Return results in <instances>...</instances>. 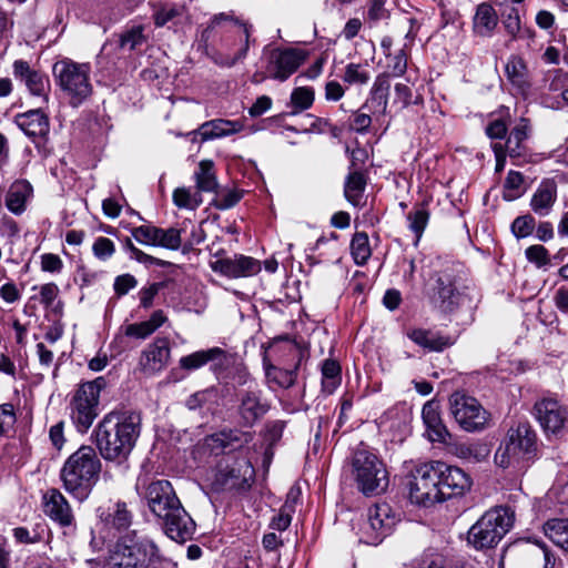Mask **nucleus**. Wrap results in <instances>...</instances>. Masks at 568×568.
I'll return each instance as SVG.
<instances>
[{
    "instance_id": "nucleus-44",
    "label": "nucleus",
    "mask_w": 568,
    "mask_h": 568,
    "mask_svg": "<svg viewBox=\"0 0 568 568\" xmlns=\"http://www.w3.org/2000/svg\"><path fill=\"white\" fill-rule=\"evenodd\" d=\"M458 455L469 462L480 463L488 457L489 448L479 442L464 444L458 447Z\"/></svg>"
},
{
    "instance_id": "nucleus-25",
    "label": "nucleus",
    "mask_w": 568,
    "mask_h": 568,
    "mask_svg": "<svg viewBox=\"0 0 568 568\" xmlns=\"http://www.w3.org/2000/svg\"><path fill=\"white\" fill-rule=\"evenodd\" d=\"M422 417L426 427L427 438L433 443H446L449 433L440 419L438 404L427 402L423 407Z\"/></svg>"
},
{
    "instance_id": "nucleus-11",
    "label": "nucleus",
    "mask_w": 568,
    "mask_h": 568,
    "mask_svg": "<svg viewBox=\"0 0 568 568\" xmlns=\"http://www.w3.org/2000/svg\"><path fill=\"white\" fill-rule=\"evenodd\" d=\"M432 301L442 312H455L471 302L470 287L453 272H440L435 278Z\"/></svg>"
},
{
    "instance_id": "nucleus-24",
    "label": "nucleus",
    "mask_w": 568,
    "mask_h": 568,
    "mask_svg": "<svg viewBox=\"0 0 568 568\" xmlns=\"http://www.w3.org/2000/svg\"><path fill=\"white\" fill-rule=\"evenodd\" d=\"M242 130L243 124L240 121L214 119L204 122L196 131H192L187 135H192V141H196L197 135H200L201 141L204 142L232 135L241 132Z\"/></svg>"
},
{
    "instance_id": "nucleus-49",
    "label": "nucleus",
    "mask_w": 568,
    "mask_h": 568,
    "mask_svg": "<svg viewBox=\"0 0 568 568\" xmlns=\"http://www.w3.org/2000/svg\"><path fill=\"white\" fill-rule=\"evenodd\" d=\"M144 41L143 28L138 26L121 34L119 40L120 48L124 50H134Z\"/></svg>"
},
{
    "instance_id": "nucleus-50",
    "label": "nucleus",
    "mask_w": 568,
    "mask_h": 568,
    "mask_svg": "<svg viewBox=\"0 0 568 568\" xmlns=\"http://www.w3.org/2000/svg\"><path fill=\"white\" fill-rule=\"evenodd\" d=\"M159 227L154 225H140L133 227L131 231L132 236L135 241L143 245L154 246Z\"/></svg>"
},
{
    "instance_id": "nucleus-43",
    "label": "nucleus",
    "mask_w": 568,
    "mask_h": 568,
    "mask_svg": "<svg viewBox=\"0 0 568 568\" xmlns=\"http://www.w3.org/2000/svg\"><path fill=\"white\" fill-rule=\"evenodd\" d=\"M314 90L310 87H300L293 90L291 94V104L293 114L307 110L314 102Z\"/></svg>"
},
{
    "instance_id": "nucleus-62",
    "label": "nucleus",
    "mask_w": 568,
    "mask_h": 568,
    "mask_svg": "<svg viewBox=\"0 0 568 568\" xmlns=\"http://www.w3.org/2000/svg\"><path fill=\"white\" fill-rule=\"evenodd\" d=\"M503 23L507 33L515 38L520 30V19L518 10L516 8H510L507 14L505 16Z\"/></svg>"
},
{
    "instance_id": "nucleus-59",
    "label": "nucleus",
    "mask_w": 568,
    "mask_h": 568,
    "mask_svg": "<svg viewBox=\"0 0 568 568\" xmlns=\"http://www.w3.org/2000/svg\"><path fill=\"white\" fill-rule=\"evenodd\" d=\"M413 101V91L406 83L398 82L394 85V104L400 109L407 108Z\"/></svg>"
},
{
    "instance_id": "nucleus-9",
    "label": "nucleus",
    "mask_w": 568,
    "mask_h": 568,
    "mask_svg": "<svg viewBox=\"0 0 568 568\" xmlns=\"http://www.w3.org/2000/svg\"><path fill=\"white\" fill-rule=\"evenodd\" d=\"M353 474L365 495L383 493L388 486V473L384 463L371 450L358 448L352 459Z\"/></svg>"
},
{
    "instance_id": "nucleus-6",
    "label": "nucleus",
    "mask_w": 568,
    "mask_h": 568,
    "mask_svg": "<svg viewBox=\"0 0 568 568\" xmlns=\"http://www.w3.org/2000/svg\"><path fill=\"white\" fill-rule=\"evenodd\" d=\"M537 452V437L528 422H517L507 432L495 454V463L501 468L520 470L531 462Z\"/></svg>"
},
{
    "instance_id": "nucleus-1",
    "label": "nucleus",
    "mask_w": 568,
    "mask_h": 568,
    "mask_svg": "<svg viewBox=\"0 0 568 568\" xmlns=\"http://www.w3.org/2000/svg\"><path fill=\"white\" fill-rule=\"evenodd\" d=\"M252 26L232 13L214 14L200 36V44L219 65L233 67L245 59L251 44Z\"/></svg>"
},
{
    "instance_id": "nucleus-42",
    "label": "nucleus",
    "mask_w": 568,
    "mask_h": 568,
    "mask_svg": "<svg viewBox=\"0 0 568 568\" xmlns=\"http://www.w3.org/2000/svg\"><path fill=\"white\" fill-rule=\"evenodd\" d=\"M389 78L388 73L383 72L378 74L371 89L373 98L379 100L381 111L384 114L388 106V92L390 88Z\"/></svg>"
},
{
    "instance_id": "nucleus-64",
    "label": "nucleus",
    "mask_w": 568,
    "mask_h": 568,
    "mask_svg": "<svg viewBox=\"0 0 568 568\" xmlns=\"http://www.w3.org/2000/svg\"><path fill=\"white\" fill-rule=\"evenodd\" d=\"M215 395V392L212 389H205L202 392H197L190 396L186 400V406L189 409H197L205 405L207 400H210Z\"/></svg>"
},
{
    "instance_id": "nucleus-51",
    "label": "nucleus",
    "mask_w": 568,
    "mask_h": 568,
    "mask_svg": "<svg viewBox=\"0 0 568 568\" xmlns=\"http://www.w3.org/2000/svg\"><path fill=\"white\" fill-rule=\"evenodd\" d=\"M323 383L325 387H335L341 379V366L336 361L326 359L322 365Z\"/></svg>"
},
{
    "instance_id": "nucleus-17",
    "label": "nucleus",
    "mask_w": 568,
    "mask_h": 568,
    "mask_svg": "<svg viewBox=\"0 0 568 568\" xmlns=\"http://www.w3.org/2000/svg\"><path fill=\"white\" fill-rule=\"evenodd\" d=\"M211 268L225 277L240 278L256 275L261 271V262L252 256L234 254L219 256L210 262Z\"/></svg>"
},
{
    "instance_id": "nucleus-46",
    "label": "nucleus",
    "mask_w": 568,
    "mask_h": 568,
    "mask_svg": "<svg viewBox=\"0 0 568 568\" xmlns=\"http://www.w3.org/2000/svg\"><path fill=\"white\" fill-rule=\"evenodd\" d=\"M182 239H181V230L170 227V229H161L159 227V233L156 236L155 245L159 247H163L166 250L178 251L181 247Z\"/></svg>"
},
{
    "instance_id": "nucleus-39",
    "label": "nucleus",
    "mask_w": 568,
    "mask_h": 568,
    "mask_svg": "<svg viewBox=\"0 0 568 568\" xmlns=\"http://www.w3.org/2000/svg\"><path fill=\"white\" fill-rule=\"evenodd\" d=\"M429 212L424 205L415 206L408 214V227L416 236V243L420 240L428 223Z\"/></svg>"
},
{
    "instance_id": "nucleus-22",
    "label": "nucleus",
    "mask_w": 568,
    "mask_h": 568,
    "mask_svg": "<svg viewBox=\"0 0 568 568\" xmlns=\"http://www.w3.org/2000/svg\"><path fill=\"white\" fill-rule=\"evenodd\" d=\"M44 514L60 526H70L73 514L65 497L55 488H50L42 495Z\"/></svg>"
},
{
    "instance_id": "nucleus-10",
    "label": "nucleus",
    "mask_w": 568,
    "mask_h": 568,
    "mask_svg": "<svg viewBox=\"0 0 568 568\" xmlns=\"http://www.w3.org/2000/svg\"><path fill=\"white\" fill-rule=\"evenodd\" d=\"M104 385L102 377L83 383L70 400V417L80 433H87L99 415L100 392Z\"/></svg>"
},
{
    "instance_id": "nucleus-52",
    "label": "nucleus",
    "mask_w": 568,
    "mask_h": 568,
    "mask_svg": "<svg viewBox=\"0 0 568 568\" xmlns=\"http://www.w3.org/2000/svg\"><path fill=\"white\" fill-rule=\"evenodd\" d=\"M237 467H239V471H243L242 474V478L240 479L236 475H235V469L232 468L229 473L230 475V478L231 479H234V481H232L231 486L232 487H239V488H243L245 486H250L248 484V480L253 477L254 475V469L253 467L251 466V464L243 459V460H240L237 462Z\"/></svg>"
},
{
    "instance_id": "nucleus-41",
    "label": "nucleus",
    "mask_w": 568,
    "mask_h": 568,
    "mask_svg": "<svg viewBox=\"0 0 568 568\" xmlns=\"http://www.w3.org/2000/svg\"><path fill=\"white\" fill-rule=\"evenodd\" d=\"M524 192L523 174L517 171H509L504 183L503 197L507 201H514L520 197Z\"/></svg>"
},
{
    "instance_id": "nucleus-33",
    "label": "nucleus",
    "mask_w": 568,
    "mask_h": 568,
    "mask_svg": "<svg viewBox=\"0 0 568 568\" xmlns=\"http://www.w3.org/2000/svg\"><path fill=\"white\" fill-rule=\"evenodd\" d=\"M530 132V125L527 119L521 118L511 130L507 141L506 150L511 158H518L523 154V142L527 140Z\"/></svg>"
},
{
    "instance_id": "nucleus-27",
    "label": "nucleus",
    "mask_w": 568,
    "mask_h": 568,
    "mask_svg": "<svg viewBox=\"0 0 568 568\" xmlns=\"http://www.w3.org/2000/svg\"><path fill=\"white\" fill-rule=\"evenodd\" d=\"M153 19L156 27H164L169 22L174 26L191 24V19L184 4L164 3L154 8Z\"/></svg>"
},
{
    "instance_id": "nucleus-35",
    "label": "nucleus",
    "mask_w": 568,
    "mask_h": 568,
    "mask_svg": "<svg viewBox=\"0 0 568 568\" xmlns=\"http://www.w3.org/2000/svg\"><path fill=\"white\" fill-rule=\"evenodd\" d=\"M544 531L555 545L568 552V519H549L544 525Z\"/></svg>"
},
{
    "instance_id": "nucleus-30",
    "label": "nucleus",
    "mask_w": 568,
    "mask_h": 568,
    "mask_svg": "<svg viewBox=\"0 0 568 568\" xmlns=\"http://www.w3.org/2000/svg\"><path fill=\"white\" fill-rule=\"evenodd\" d=\"M31 195L32 186L28 181H16L8 191L6 205L11 213L19 215L24 212L27 201Z\"/></svg>"
},
{
    "instance_id": "nucleus-60",
    "label": "nucleus",
    "mask_w": 568,
    "mask_h": 568,
    "mask_svg": "<svg viewBox=\"0 0 568 568\" xmlns=\"http://www.w3.org/2000/svg\"><path fill=\"white\" fill-rule=\"evenodd\" d=\"M63 268V262L59 255L45 253L41 255V270L49 273H60Z\"/></svg>"
},
{
    "instance_id": "nucleus-19",
    "label": "nucleus",
    "mask_w": 568,
    "mask_h": 568,
    "mask_svg": "<svg viewBox=\"0 0 568 568\" xmlns=\"http://www.w3.org/2000/svg\"><path fill=\"white\" fill-rule=\"evenodd\" d=\"M534 410L544 430L551 434H558L568 418L567 408L552 398L537 402Z\"/></svg>"
},
{
    "instance_id": "nucleus-28",
    "label": "nucleus",
    "mask_w": 568,
    "mask_h": 568,
    "mask_svg": "<svg viewBox=\"0 0 568 568\" xmlns=\"http://www.w3.org/2000/svg\"><path fill=\"white\" fill-rule=\"evenodd\" d=\"M226 351L221 347H212L197 351L180 358V367L186 371H195L210 362L222 364L226 359Z\"/></svg>"
},
{
    "instance_id": "nucleus-18",
    "label": "nucleus",
    "mask_w": 568,
    "mask_h": 568,
    "mask_svg": "<svg viewBox=\"0 0 568 568\" xmlns=\"http://www.w3.org/2000/svg\"><path fill=\"white\" fill-rule=\"evenodd\" d=\"M171 358L170 341L156 337L140 354L138 367L145 376H155L164 371Z\"/></svg>"
},
{
    "instance_id": "nucleus-58",
    "label": "nucleus",
    "mask_w": 568,
    "mask_h": 568,
    "mask_svg": "<svg viewBox=\"0 0 568 568\" xmlns=\"http://www.w3.org/2000/svg\"><path fill=\"white\" fill-rule=\"evenodd\" d=\"M243 436L244 434L240 433L239 430L221 432L213 436V440L216 442L223 449H233L235 447L233 443H239L241 445L243 443ZM244 442H247V438H245Z\"/></svg>"
},
{
    "instance_id": "nucleus-61",
    "label": "nucleus",
    "mask_w": 568,
    "mask_h": 568,
    "mask_svg": "<svg viewBox=\"0 0 568 568\" xmlns=\"http://www.w3.org/2000/svg\"><path fill=\"white\" fill-rule=\"evenodd\" d=\"M124 334L129 337L145 339L153 334L150 326L144 322L129 324L124 327Z\"/></svg>"
},
{
    "instance_id": "nucleus-13",
    "label": "nucleus",
    "mask_w": 568,
    "mask_h": 568,
    "mask_svg": "<svg viewBox=\"0 0 568 568\" xmlns=\"http://www.w3.org/2000/svg\"><path fill=\"white\" fill-rule=\"evenodd\" d=\"M450 414L456 423L466 432H478L485 428L489 413L473 396L455 392L449 397Z\"/></svg>"
},
{
    "instance_id": "nucleus-8",
    "label": "nucleus",
    "mask_w": 568,
    "mask_h": 568,
    "mask_svg": "<svg viewBox=\"0 0 568 568\" xmlns=\"http://www.w3.org/2000/svg\"><path fill=\"white\" fill-rule=\"evenodd\" d=\"M515 513L509 507L487 510L468 530L467 542L476 550L495 548L513 527Z\"/></svg>"
},
{
    "instance_id": "nucleus-55",
    "label": "nucleus",
    "mask_w": 568,
    "mask_h": 568,
    "mask_svg": "<svg viewBox=\"0 0 568 568\" xmlns=\"http://www.w3.org/2000/svg\"><path fill=\"white\" fill-rule=\"evenodd\" d=\"M535 229V219L530 215L518 216L511 224V231L516 237H526Z\"/></svg>"
},
{
    "instance_id": "nucleus-21",
    "label": "nucleus",
    "mask_w": 568,
    "mask_h": 568,
    "mask_svg": "<svg viewBox=\"0 0 568 568\" xmlns=\"http://www.w3.org/2000/svg\"><path fill=\"white\" fill-rule=\"evenodd\" d=\"M13 74L24 82L32 95L40 97L44 103H48L50 81L45 74L31 69L29 63L23 60L14 61Z\"/></svg>"
},
{
    "instance_id": "nucleus-38",
    "label": "nucleus",
    "mask_w": 568,
    "mask_h": 568,
    "mask_svg": "<svg viewBox=\"0 0 568 568\" xmlns=\"http://www.w3.org/2000/svg\"><path fill=\"white\" fill-rule=\"evenodd\" d=\"M352 256L357 265H364L372 255L369 240L366 233L357 232L351 241Z\"/></svg>"
},
{
    "instance_id": "nucleus-32",
    "label": "nucleus",
    "mask_w": 568,
    "mask_h": 568,
    "mask_svg": "<svg viewBox=\"0 0 568 568\" xmlns=\"http://www.w3.org/2000/svg\"><path fill=\"white\" fill-rule=\"evenodd\" d=\"M366 187V178L359 170L349 171L345 180L344 195L354 206L362 204Z\"/></svg>"
},
{
    "instance_id": "nucleus-4",
    "label": "nucleus",
    "mask_w": 568,
    "mask_h": 568,
    "mask_svg": "<svg viewBox=\"0 0 568 568\" xmlns=\"http://www.w3.org/2000/svg\"><path fill=\"white\" fill-rule=\"evenodd\" d=\"M108 564L110 568H176L151 538L136 531L119 538L110 551Z\"/></svg>"
},
{
    "instance_id": "nucleus-15",
    "label": "nucleus",
    "mask_w": 568,
    "mask_h": 568,
    "mask_svg": "<svg viewBox=\"0 0 568 568\" xmlns=\"http://www.w3.org/2000/svg\"><path fill=\"white\" fill-rule=\"evenodd\" d=\"M267 62L265 65V74L255 73L253 75L254 82H261L265 78H271L277 81L287 80L304 62L305 54L297 49H273L267 53Z\"/></svg>"
},
{
    "instance_id": "nucleus-12",
    "label": "nucleus",
    "mask_w": 568,
    "mask_h": 568,
    "mask_svg": "<svg viewBox=\"0 0 568 568\" xmlns=\"http://www.w3.org/2000/svg\"><path fill=\"white\" fill-rule=\"evenodd\" d=\"M438 481L434 462L417 465L412 470L407 483L410 501L423 507L440 503L442 491Z\"/></svg>"
},
{
    "instance_id": "nucleus-57",
    "label": "nucleus",
    "mask_w": 568,
    "mask_h": 568,
    "mask_svg": "<svg viewBox=\"0 0 568 568\" xmlns=\"http://www.w3.org/2000/svg\"><path fill=\"white\" fill-rule=\"evenodd\" d=\"M16 420L13 405L8 403L0 405V437L13 428Z\"/></svg>"
},
{
    "instance_id": "nucleus-47",
    "label": "nucleus",
    "mask_w": 568,
    "mask_h": 568,
    "mask_svg": "<svg viewBox=\"0 0 568 568\" xmlns=\"http://www.w3.org/2000/svg\"><path fill=\"white\" fill-rule=\"evenodd\" d=\"M386 70L389 77H403L407 71V54L404 49L398 50L394 54L386 53Z\"/></svg>"
},
{
    "instance_id": "nucleus-16",
    "label": "nucleus",
    "mask_w": 568,
    "mask_h": 568,
    "mask_svg": "<svg viewBox=\"0 0 568 568\" xmlns=\"http://www.w3.org/2000/svg\"><path fill=\"white\" fill-rule=\"evenodd\" d=\"M438 475V487L442 491V501L462 496L470 489V477L459 467L448 465L444 462H434Z\"/></svg>"
},
{
    "instance_id": "nucleus-53",
    "label": "nucleus",
    "mask_w": 568,
    "mask_h": 568,
    "mask_svg": "<svg viewBox=\"0 0 568 568\" xmlns=\"http://www.w3.org/2000/svg\"><path fill=\"white\" fill-rule=\"evenodd\" d=\"M267 376L272 378L278 386L283 388H288L294 385L296 379V368L295 369H280L273 367L267 372Z\"/></svg>"
},
{
    "instance_id": "nucleus-48",
    "label": "nucleus",
    "mask_w": 568,
    "mask_h": 568,
    "mask_svg": "<svg viewBox=\"0 0 568 568\" xmlns=\"http://www.w3.org/2000/svg\"><path fill=\"white\" fill-rule=\"evenodd\" d=\"M173 202L181 209L195 210L202 203V197L199 193L192 194L189 189L179 187L173 192Z\"/></svg>"
},
{
    "instance_id": "nucleus-5",
    "label": "nucleus",
    "mask_w": 568,
    "mask_h": 568,
    "mask_svg": "<svg viewBox=\"0 0 568 568\" xmlns=\"http://www.w3.org/2000/svg\"><path fill=\"white\" fill-rule=\"evenodd\" d=\"M100 471L101 462L95 449L83 445L65 460L61 479L70 494L83 500L98 481Z\"/></svg>"
},
{
    "instance_id": "nucleus-45",
    "label": "nucleus",
    "mask_w": 568,
    "mask_h": 568,
    "mask_svg": "<svg viewBox=\"0 0 568 568\" xmlns=\"http://www.w3.org/2000/svg\"><path fill=\"white\" fill-rule=\"evenodd\" d=\"M296 497L297 495L293 490H291L287 496V500L281 508L278 515H276L272 519V528L282 531L285 530L291 525V514L294 511V503L296 500Z\"/></svg>"
},
{
    "instance_id": "nucleus-34",
    "label": "nucleus",
    "mask_w": 568,
    "mask_h": 568,
    "mask_svg": "<svg viewBox=\"0 0 568 568\" xmlns=\"http://www.w3.org/2000/svg\"><path fill=\"white\" fill-rule=\"evenodd\" d=\"M505 70L508 80L521 92H525L529 88L527 67L521 58L516 55L511 57Z\"/></svg>"
},
{
    "instance_id": "nucleus-31",
    "label": "nucleus",
    "mask_w": 568,
    "mask_h": 568,
    "mask_svg": "<svg viewBox=\"0 0 568 568\" xmlns=\"http://www.w3.org/2000/svg\"><path fill=\"white\" fill-rule=\"evenodd\" d=\"M498 24L496 10L489 3H480L474 17V31L480 37H490Z\"/></svg>"
},
{
    "instance_id": "nucleus-63",
    "label": "nucleus",
    "mask_w": 568,
    "mask_h": 568,
    "mask_svg": "<svg viewBox=\"0 0 568 568\" xmlns=\"http://www.w3.org/2000/svg\"><path fill=\"white\" fill-rule=\"evenodd\" d=\"M138 284L135 277L131 274H123L114 280V291L118 295H125L130 290L134 288Z\"/></svg>"
},
{
    "instance_id": "nucleus-26",
    "label": "nucleus",
    "mask_w": 568,
    "mask_h": 568,
    "mask_svg": "<svg viewBox=\"0 0 568 568\" xmlns=\"http://www.w3.org/2000/svg\"><path fill=\"white\" fill-rule=\"evenodd\" d=\"M557 200V185L551 180H544L535 191L530 206L539 216H547Z\"/></svg>"
},
{
    "instance_id": "nucleus-54",
    "label": "nucleus",
    "mask_w": 568,
    "mask_h": 568,
    "mask_svg": "<svg viewBox=\"0 0 568 568\" xmlns=\"http://www.w3.org/2000/svg\"><path fill=\"white\" fill-rule=\"evenodd\" d=\"M92 251L97 258L106 261L114 254L115 246L110 239L100 236L94 241Z\"/></svg>"
},
{
    "instance_id": "nucleus-56",
    "label": "nucleus",
    "mask_w": 568,
    "mask_h": 568,
    "mask_svg": "<svg viewBox=\"0 0 568 568\" xmlns=\"http://www.w3.org/2000/svg\"><path fill=\"white\" fill-rule=\"evenodd\" d=\"M525 254L527 260L536 264L537 267H544L550 263L549 253L542 245H531L526 248Z\"/></svg>"
},
{
    "instance_id": "nucleus-3",
    "label": "nucleus",
    "mask_w": 568,
    "mask_h": 568,
    "mask_svg": "<svg viewBox=\"0 0 568 568\" xmlns=\"http://www.w3.org/2000/svg\"><path fill=\"white\" fill-rule=\"evenodd\" d=\"M141 434V416L133 410H113L94 429L95 444L105 460L128 459Z\"/></svg>"
},
{
    "instance_id": "nucleus-2",
    "label": "nucleus",
    "mask_w": 568,
    "mask_h": 568,
    "mask_svg": "<svg viewBox=\"0 0 568 568\" xmlns=\"http://www.w3.org/2000/svg\"><path fill=\"white\" fill-rule=\"evenodd\" d=\"M136 490L152 515L160 520L165 535L178 542L191 539L195 523L184 509L172 484L166 479L138 483Z\"/></svg>"
},
{
    "instance_id": "nucleus-23",
    "label": "nucleus",
    "mask_w": 568,
    "mask_h": 568,
    "mask_svg": "<svg viewBox=\"0 0 568 568\" xmlns=\"http://www.w3.org/2000/svg\"><path fill=\"white\" fill-rule=\"evenodd\" d=\"M14 123L32 140L44 139L50 131L49 116L41 108L17 114Z\"/></svg>"
},
{
    "instance_id": "nucleus-40",
    "label": "nucleus",
    "mask_w": 568,
    "mask_h": 568,
    "mask_svg": "<svg viewBox=\"0 0 568 568\" xmlns=\"http://www.w3.org/2000/svg\"><path fill=\"white\" fill-rule=\"evenodd\" d=\"M371 80V72L367 65L361 63H348L345 67L343 81L349 85H365Z\"/></svg>"
},
{
    "instance_id": "nucleus-7",
    "label": "nucleus",
    "mask_w": 568,
    "mask_h": 568,
    "mask_svg": "<svg viewBox=\"0 0 568 568\" xmlns=\"http://www.w3.org/2000/svg\"><path fill=\"white\" fill-rule=\"evenodd\" d=\"M55 84L63 92L72 108L80 106L93 92L91 67L69 58L57 61L52 68Z\"/></svg>"
},
{
    "instance_id": "nucleus-29",
    "label": "nucleus",
    "mask_w": 568,
    "mask_h": 568,
    "mask_svg": "<svg viewBox=\"0 0 568 568\" xmlns=\"http://www.w3.org/2000/svg\"><path fill=\"white\" fill-rule=\"evenodd\" d=\"M407 336L415 344L432 352H440L453 344L448 336L432 329L414 328L407 333Z\"/></svg>"
},
{
    "instance_id": "nucleus-36",
    "label": "nucleus",
    "mask_w": 568,
    "mask_h": 568,
    "mask_svg": "<svg viewBox=\"0 0 568 568\" xmlns=\"http://www.w3.org/2000/svg\"><path fill=\"white\" fill-rule=\"evenodd\" d=\"M199 192H214L217 181L214 172V163L211 160H202L194 173Z\"/></svg>"
},
{
    "instance_id": "nucleus-20",
    "label": "nucleus",
    "mask_w": 568,
    "mask_h": 568,
    "mask_svg": "<svg viewBox=\"0 0 568 568\" xmlns=\"http://www.w3.org/2000/svg\"><path fill=\"white\" fill-rule=\"evenodd\" d=\"M239 396V415L245 426L254 425L270 409L267 400L262 398V393L257 389V386L247 388Z\"/></svg>"
},
{
    "instance_id": "nucleus-37",
    "label": "nucleus",
    "mask_w": 568,
    "mask_h": 568,
    "mask_svg": "<svg viewBox=\"0 0 568 568\" xmlns=\"http://www.w3.org/2000/svg\"><path fill=\"white\" fill-rule=\"evenodd\" d=\"M103 520L106 526L121 531L129 528L132 521V515L124 503H118L109 509Z\"/></svg>"
},
{
    "instance_id": "nucleus-14",
    "label": "nucleus",
    "mask_w": 568,
    "mask_h": 568,
    "mask_svg": "<svg viewBox=\"0 0 568 568\" xmlns=\"http://www.w3.org/2000/svg\"><path fill=\"white\" fill-rule=\"evenodd\" d=\"M399 521V515L387 503H378L367 511V519L359 530V540L367 545H378Z\"/></svg>"
}]
</instances>
